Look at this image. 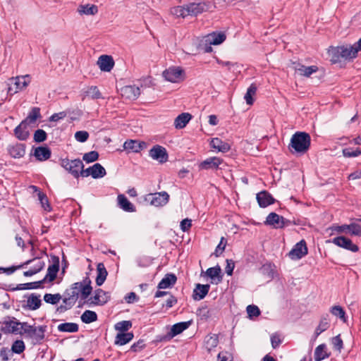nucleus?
Segmentation results:
<instances>
[{
    "instance_id": "6e6552de",
    "label": "nucleus",
    "mask_w": 361,
    "mask_h": 361,
    "mask_svg": "<svg viewBox=\"0 0 361 361\" xmlns=\"http://www.w3.org/2000/svg\"><path fill=\"white\" fill-rule=\"evenodd\" d=\"M307 247L305 240L297 243L293 249L288 252V257L293 260L302 259L307 254Z\"/></svg>"
},
{
    "instance_id": "bf43d9fd",
    "label": "nucleus",
    "mask_w": 361,
    "mask_h": 361,
    "mask_svg": "<svg viewBox=\"0 0 361 361\" xmlns=\"http://www.w3.org/2000/svg\"><path fill=\"white\" fill-rule=\"evenodd\" d=\"M63 302L65 305H61L56 308V312H59V313H63L66 312V310L71 309L75 304L73 301H70L69 298H64L63 300Z\"/></svg>"
},
{
    "instance_id": "ea45409f",
    "label": "nucleus",
    "mask_w": 361,
    "mask_h": 361,
    "mask_svg": "<svg viewBox=\"0 0 361 361\" xmlns=\"http://www.w3.org/2000/svg\"><path fill=\"white\" fill-rule=\"evenodd\" d=\"M42 280L35 282H30L26 283L18 284L15 288L11 289L12 290H30V289H37L42 287L43 284Z\"/></svg>"
},
{
    "instance_id": "2eb2a0df",
    "label": "nucleus",
    "mask_w": 361,
    "mask_h": 361,
    "mask_svg": "<svg viewBox=\"0 0 361 361\" xmlns=\"http://www.w3.org/2000/svg\"><path fill=\"white\" fill-rule=\"evenodd\" d=\"M256 199L259 206L262 208H265L276 202V200L267 190H262L258 192L257 194Z\"/></svg>"
},
{
    "instance_id": "412c9836",
    "label": "nucleus",
    "mask_w": 361,
    "mask_h": 361,
    "mask_svg": "<svg viewBox=\"0 0 361 361\" xmlns=\"http://www.w3.org/2000/svg\"><path fill=\"white\" fill-rule=\"evenodd\" d=\"M223 162V159L212 157L206 159L204 161L200 164V168L201 169L209 170V169H217L219 166Z\"/></svg>"
},
{
    "instance_id": "e433bc0d",
    "label": "nucleus",
    "mask_w": 361,
    "mask_h": 361,
    "mask_svg": "<svg viewBox=\"0 0 361 361\" xmlns=\"http://www.w3.org/2000/svg\"><path fill=\"white\" fill-rule=\"evenodd\" d=\"M41 117L40 114V109L39 107H33L28 116L23 120V121H26V124L28 126L31 124H35L37 118Z\"/></svg>"
},
{
    "instance_id": "4468645a",
    "label": "nucleus",
    "mask_w": 361,
    "mask_h": 361,
    "mask_svg": "<svg viewBox=\"0 0 361 361\" xmlns=\"http://www.w3.org/2000/svg\"><path fill=\"white\" fill-rule=\"evenodd\" d=\"M121 94L125 99L135 100L140 94V90L135 85H126L121 89Z\"/></svg>"
},
{
    "instance_id": "6ab92c4d",
    "label": "nucleus",
    "mask_w": 361,
    "mask_h": 361,
    "mask_svg": "<svg viewBox=\"0 0 361 361\" xmlns=\"http://www.w3.org/2000/svg\"><path fill=\"white\" fill-rule=\"evenodd\" d=\"M342 59L345 60H351L357 56L358 50L355 45H343L340 46Z\"/></svg>"
},
{
    "instance_id": "de8ad7c7",
    "label": "nucleus",
    "mask_w": 361,
    "mask_h": 361,
    "mask_svg": "<svg viewBox=\"0 0 361 361\" xmlns=\"http://www.w3.org/2000/svg\"><path fill=\"white\" fill-rule=\"evenodd\" d=\"M97 314L95 312L91 310H85L81 316V320L83 323L90 324L97 321Z\"/></svg>"
},
{
    "instance_id": "a18cd8bd",
    "label": "nucleus",
    "mask_w": 361,
    "mask_h": 361,
    "mask_svg": "<svg viewBox=\"0 0 361 361\" xmlns=\"http://www.w3.org/2000/svg\"><path fill=\"white\" fill-rule=\"evenodd\" d=\"M78 325L73 322L62 323L58 326V330L61 332L73 333L78 331Z\"/></svg>"
},
{
    "instance_id": "4d7b16f0",
    "label": "nucleus",
    "mask_w": 361,
    "mask_h": 361,
    "mask_svg": "<svg viewBox=\"0 0 361 361\" xmlns=\"http://www.w3.org/2000/svg\"><path fill=\"white\" fill-rule=\"evenodd\" d=\"M47 138V133L42 129L35 130L33 140L35 142L40 143L45 141Z\"/></svg>"
},
{
    "instance_id": "f8f14e48",
    "label": "nucleus",
    "mask_w": 361,
    "mask_h": 361,
    "mask_svg": "<svg viewBox=\"0 0 361 361\" xmlns=\"http://www.w3.org/2000/svg\"><path fill=\"white\" fill-rule=\"evenodd\" d=\"M53 260V264L49 265L47 269V274L44 276L42 281L44 283L45 282H52L54 281L56 276L57 273L59 271V258L57 256L53 255L51 257Z\"/></svg>"
},
{
    "instance_id": "58836bf2",
    "label": "nucleus",
    "mask_w": 361,
    "mask_h": 361,
    "mask_svg": "<svg viewBox=\"0 0 361 361\" xmlns=\"http://www.w3.org/2000/svg\"><path fill=\"white\" fill-rule=\"evenodd\" d=\"M206 274L211 279H215L217 278L218 281L216 283L221 282L223 276L221 275V269L219 265L214 267H210L206 271Z\"/></svg>"
},
{
    "instance_id": "c03bdc74",
    "label": "nucleus",
    "mask_w": 361,
    "mask_h": 361,
    "mask_svg": "<svg viewBox=\"0 0 361 361\" xmlns=\"http://www.w3.org/2000/svg\"><path fill=\"white\" fill-rule=\"evenodd\" d=\"M257 87L255 83H252L247 90V92L244 96L247 104L252 105L254 102L253 96L256 94Z\"/></svg>"
},
{
    "instance_id": "c9c22d12",
    "label": "nucleus",
    "mask_w": 361,
    "mask_h": 361,
    "mask_svg": "<svg viewBox=\"0 0 361 361\" xmlns=\"http://www.w3.org/2000/svg\"><path fill=\"white\" fill-rule=\"evenodd\" d=\"M42 301L40 295L32 293L27 298V307L31 310H36L40 307Z\"/></svg>"
},
{
    "instance_id": "aec40b11",
    "label": "nucleus",
    "mask_w": 361,
    "mask_h": 361,
    "mask_svg": "<svg viewBox=\"0 0 361 361\" xmlns=\"http://www.w3.org/2000/svg\"><path fill=\"white\" fill-rule=\"evenodd\" d=\"M25 145L23 143H16L8 147L9 154L15 159L23 157L25 154Z\"/></svg>"
},
{
    "instance_id": "69168bd1",
    "label": "nucleus",
    "mask_w": 361,
    "mask_h": 361,
    "mask_svg": "<svg viewBox=\"0 0 361 361\" xmlns=\"http://www.w3.org/2000/svg\"><path fill=\"white\" fill-rule=\"evenodd\" d=\"M75 138L78 142H85L89 138V133L85 130H79L75 133Z\"/></svg>"
},
{
    "instance_id": "a19ab883",
    "label": "nucleus",
    "mask_w": 361,
    "mask_h": 361,
    "mask_svg": "<svg viewBox=\"0 0 361 361\" xmlns=\"http://www.w3.org/2000/svg\"><path fill=\"white\" fill-rule=\"evenodd\" d=\"M329 56H330L331 62L334 64L337 63L341 61V59H342L340 46L338 47H331L328 51Z\"/></svg>"
},
{
    "instance_id": "7c9ffc66",
    "label": "nucleus",
    "mask_w": 361,
    "mask_h": 361,
    "mask_svg": "<svg viewBox=\"0 0 361 361\" xmlns=\"http://www.w3.org/2000/svg\"><path fill=\"white\" fill-rule=\"evenodd\" d=\"M210 145L212 148L224 153L228 152L231 149V146L228 142L222 141L219 137L212 138Z\"/></svg>"
},
{
    "instance_id": "c85d7f7f",
    "label": "nucleus",
    "mask_w": 361,
    "mask_h": 361,
    "mask_svg": "<svg viewBox=\"0 0 361 361\" xmlns=\"http://www.w3.org/2000/svg\"><path fill=\"white\" fill-rule=\"evenodd\" d=\"M192 116L189 113H182L179 114L174 121V126L176 129H182L186 126Z\"/></svg>"
},
{
    "instance_id": "39448f33",
    "label": "nucleus",
    "mask_w": 361,
    "mask_h": 361,
    "mask_svg": "<svg viewBox=\"0 0 361 361\" xmlns=\"http://www.w3.org/2000/svg\"><path fill=\"white\" fill-rule=\"evenodd\" d=\"M30 82V78L29 75L17 76L15 78H11V84L8 89V93L13 94L25 89Z\"/></svg>"
},
{
    "instance_id": "603ef678",
    "label": "nucleus",
    "mask_w": 361,
    "mask_h": 361,
    "mask_svg": "<svg viewBox=\"0 0 361 361\" xmlns=\"http://www.w3.org/2000/svg\"><path fill=\"white\" fill-rule=\"evenodd\" d=\"M39 200L40 202V204L42 207L44 208V210L50 212L51 210V207L50 206V204L49 202L48 198L44 192L39 191L37 193Z\"/></svg>"
},
{
    "instance_id": "9d476101",
    "label": "nucleus",
    "mask_w": 361,
    "mask_h": 361,
    "mask_svg": "<svg viewBox=\"0 0 361 361\" xmlns=\"http://www.w3.org/2000/svg\"><path fill=\"white\" fill-rule=\"evenodd\" d=\"M192 320L176 323L171 326L170 331H169L166 335L157 337V338H173L187 329L192 324Z\"/></svg>"
},
{
    "instance_id": "3c124183",
    "label": "nucleus",
    "mask_w": 361,
    "mask_h": 361,
    "mask_svg": "<svg viewBox=\"0 0 361 361\" xmlns=\"http://www.w3.org/2000/svg\"><path fill=\"white\" fill-rule=\"evenodd\" d=\"M61 299V295L59 293H56V294L46 293L44 295V300L47 303H49L51 305L57 304Z\"/></svg>"
},
{
    "instance_id": "f03ea898",
    "label": "nucleus",
    "mask_w": 361,
    "mask_h": 361,
    "mask_svg": "<svg viewBox=\"0 0 361 361\" xmlns=\"http://www.w3.org/2000/svg\"><path fill=\"white\" fill-rule=\"evenodd\" d=\"M45 326L30 325L27 322H20L18 326V334L26 335L30 338H44Z\"/></svg>"
},
{
    "instance_id": "c756f323",
    "label": "nucleus",
    "mask_w": 361,
    "mask_h": 361,
    "mask_svg": "<svg viewBox=\"0 0 361 361\" xmlns=\"http://www.w3.org/2000/svg\"><path fill=\"white\" fill-rule=\"evenodd\" d=\"M51 149L48 147L39 146L35 149V157L39 161H45L50 158Z\"/></svg>"
},
{
    "instance_id": "a211bd4d",
    "label": "nucleus",
    "mask_w": 361,
    "mask_h": 361,
    "mask_svg": "<svg viewBox=\"0 0 361 361\" xmlns=\"http://www.w3.org/2000/svg\"><path fill=\"white\" fill-rule=\"evenodd\" d=\"M97 64L99 65L101 71L109 72L114 68V61L111 56L102 55L97 61Z\"/></svg>"
},
{
    "instance_id": "4c0bfd02",
    "label": "nucleus",
    "mask_w": 361,
    "mask_h": 361,
    "mask_svg": "<svg viewBox=\"0 0 361 361\" xmlns=\"http://www.w3.org/2000/svg\"><path fill=\"white\" fill-rule=\"evenodd\" d=\"M78 11L80 14L82 15H95L98 13V7L94 4H85L80 5Z\"/></svg>"
},
{
    "instance_id": "79ce46f5",
    "label": "nucleus",
    "mask_w": 361,
    "mask_h": 361,
    "mask_svg": "<svg viewBox=\"0 0 361 361\" xmlns=\"http://www.w3.org/2000/svg\"><path fill=\"white\" fill-rule=\"evenodd\" d=\"M207 37V41L209 42L210 44L219 45L225 41L226 36L224 32H213L212 34L208 35Z\"/></svg>"
},
{
    "instance_id": "37998d69",
    "label": "nucleus",
    "mask_w": 361,
    "mask_h": 361,
    "mask_svg": "<svg viewBox=\"0 0 361 361\" xmlns=\"http://www.w3.org/2000/svg\"><path fill=\"white\" fill-rule=\"evenodd\" d=\"M329 314H326L325 316H323L319 322V324L318 326L317 327L315 332H314V336L317 337L320 334H322L323 331H326L329 329L330 326L329 322Z\"/></svg>"
},
{
    "instance_id": "cd10ccee",
    "label": "nucleus",
    "mask_w": 361,
    "mask_h": 361,
    "mask_svg": "<svg viewBox=\"0 0 361 361\" xmlns=\"http://www.w3.org/2000/svg\"><path fill=\"white\" fill-rule=\"evenodd\" d=\"M19 325L20 322L16 320V318L13 317V319L6 321L4 323V326H2L1 330L4 333H12L18 335Z\"/></svg>"
},
{
    "instance_id": "5fc2aeb1",
    "label": "nucleus",
    "mask_w": 361,
    "mask_h": 361,
    "mask_svg": "<svg viewBox=\"0 0 361 361\" xmlns=\"http://www.w3.org/2000/svg\"><path fill=\"white\" fill-rule=\"evenodd\" d=\"M343 154L345 157H356L361 155V149L357 147L354 150L351 147H346L343 149Z\"/></svg>"
},
{
    "instance_id": "774afa93",
    "label": "nucleus",
    "mask_w": 361,
    "mask_h": 361,
    "mask_svg": "<svg viewBox=\"0 0 361 361\" xmlns=\"http://www.w3.org/2000/svg\"><path fill=\"white\" fill-rule=\"evenodd\" d=\"M13 351L7 348H2L0 350V357L2 360L8 361L13 356Z\"/></svg>"
},
{
    "instance_id": "338daca9",
    "label": "nucleus",
    "mask_w": 361,
    "mask_h": 361,
    "mask_svg": "<svg viewBox=\"0 0 361 361\" xmlns=\"http://www.w3.org/2000/svg\"><path fill=\"white\" fill-rule=\"evenodd\" d=\"M226 245V240L224 237H222L221 238L220 243L216 247L214 255L216 257H219L221 255V254L224 251Z\"/></svg>"
},
{
    "instance_id": "7ed1b4c3",
    "label": "nucleus",
    "mask_w": 361,
    "mask_h": 361,
    "mask_svg": "<svg viewBox=\"0 0 361 361\" xmlns=\"http://www.w3.org/2000/svg\"><path fill=\"white\" fill-rule=\"evenodd\" d=\"M61 166L68 171L74 178H78L80 176V172L84 168V164L80 159L69 160L68 159H61Z\"/></svg>"
},
{
    "instance_id": "393cba45",
    "label": "nucleus",
    "mask_w": 361,
    "mask_h": 361,
    "mask_svg": "<svg viewBox=\"0 0 361 361\" xmlns=\"http://www.w3.org/2000/svg\"><path fill=\"white\" fill-rule=\"evenodd\" d=\"M80 287H81V283L76 282L73 283L71 288L65 291V298H69L70 301H73L75 304L80 293Z\"/></svg>"
},
{
    "instance_id": "f704fd0d",
    "label": "nucleus",
    "mask_w": 361,
    "mask_h": 361,
    "mask_svg": "<svg viewBox=\"0 0 361 361\" xmlns=\"http://www.w3.org/2000/svg\"><path fill=\"white\" fill-rule=\"evenodd\" d=\"M281 216L275 212H271L266 218L264 224L267 226H271L274 228H279L278 226L281 224Z\"/></svg>"
},
{
    "instance_id": "dca6fc26",
    "label": "nucleus",
    "mask_w": 361,
    "mask_h": 361,
    "mask_svg": "<svg viewBox=\"0 0 361 361\" xmlns=\"http://www.w3.org/2000/svg\"><path fill=\"white\" fill-rule=\"evenodd\" d=\"M29 126L26 124V121H21L20 123L14 129L15 137L21 141L27 140L30 136Z\"/></svg>"
},
{
    "instance_id": "0eeeda50",
    "label": "nucleus",
    "mask_w": 361,
    "mask_h": 361,
    "mask_svg": "<svg viewBox=\"0 0 361 361\" xmlns=\"http://www.w3.org/2000/svg\"><path fill=\"white\" fill-rule=\"evenodd\" d=\"M166 80L171 82H178L184 78V71L180 67H171L162 73Z\"/></svg>"
},
{
    "instance_id": "13d9d810",
    "label": "nucleus",
    "mask_w": 361,
    "mask_h": 361,
    "mask_svg": "<svg viewBox=\"0 0 361 361\" xmlns=\"http://www.w3.org/2000/svg\"><path fill=\"white\" fill-rule=\"evenodd\" d=\"M25 350V344L23 340H16L11 347L13 353L20 354Z\"/></svg>"
},
{
    "instance_id": "4be33fe9",
    "label": "nucleus",
    "mask_w": 361,
    "mask_h": 361,
    "mask_svg": "<svg viewBox=\"0 0 361 361\" xmlns=\"http://www.w3.org/2000/svg\"><path fill=\"white\" fill-rule=\"evenodd\" d=\"M210 288L209 284L197 283L193 290L192 298L195 300H200L204 298Z\"/></svg>"
},
{
    "instance_id": "ddd939ff",
    "label": "nucleus",
    "mask_w": 361,
    "mask_h": 361,
    "mask_svg": "<svg viewBox=\"0 0 361 361\" xmlns=\"http://www.w3.org/2000/svg\"><path fill=\"white\" fill-rule=\"evenodd\" d=\"M149 156L154 160L163 164L168 161V153L166 149L159 145H154L149 152Z\"/></svg>"
},
{
    "instance_id": "72a5a7b5",
    "label": "nucleus",
    "mask_w": 361,
    "mask_h": 361,
    "mask_svg": "<svg viewBox=\"0 0 361 361\" xmlns=\"http://www.w3.org/2000/svg\"><path fill=\"white\" fill-rule=\"evenodd\" d=\"M330 354L327 352V347L325 344L318 345L315 350L314 358V361H322V360L329 357Z\"/></svg>"
},
{
    "instance_id": "49530a36",
    "label": "nucleus",
    "mask_w": 361,
    "mask_h": 361,
    "mask_svg": "<svg viewBox=\"0 0 361 361\" xmlns=\"http://www.w3.org/2000/svg\"><path fill=\"white\" fill-rule=\"evenodd\" d=\"M92 178L94 179L103 178L106 174L105 169L99 163L92 166Z\"/></svg>"
},
{
    "instance_id": "f257e3e1",
    "label": "nucleus",
    "mask_w": 361,
    "mask_h": 361,
    "mask_svg": "<svg viewBox=\"0 0 361 361\" xmlns=\"http://www.w3.org/2000/svg\"><path fill=\"white\" fill-rule=\"evenodd\" d=\"M310 135L305 132H296L292 135L288 148L290 152L300 154L306 153L310 147Z\"/></svg>"
},
{
    "instance_id": "052dcab7",
    "label": "nucleus",
    "mask_w": 361,
    "mask_h": 361,
    "mask_svg": "<svg viewBox=\"0 0 361 361\" xmlns=\"http://www.w3.org/2000/svg\"><path fill=\"white\" fill-rule=\"evenodd\" d=\"M99 157V153L97 151H91L85 153L82 157V159L87 163H92L97 161Z\"/></svg>"
},
{
    "instance_id": "8fccbe9b",
    "label": "nucleus",
    "mask_w": 361,
    "mask_h": 361,
    "mask_svg": "<svg viewBox=\"0 0 361 361\" xmlns=\"http://www.w3.org/2000/svg\"><path fill=\"white\" fill-rule=\"evenodd\" d=\"M31 263L35 262L33 267L31 269L33 271H36V274L40 272L45 267L44 261L41 259L39 257H34L32 259H30Z\"/></svg>"
},
{
    "instance_id": "5701e85b",
    "label": "nucleus",
    "mask_w": 361,
    "mask_h": 361,
    "mask_svg": "<svg viewBox=\"0 0 361 361\" xmlns=\"http://www.w3.org/2000/svg\"><path fill=\"white\" fill-rule=\"evenodd\" d=\"M117 201L118 206L123 211L127 212H134L136 211L134 204L131 203L124 195H118L117 197Z\"/></svg>"
},
{
    "instance_id": "bb28decb",
    "label": "nucleus",
    "mask_w": 361,
    "mask_h": 361,
    "mask_svg": "<svg viewBox=\"0 0 361 361\" xmlns=\"http://www.w3.org/2000/svg\"><path fill=\"white\" fill-rule=\"evenodd\" d=\"M177 281V277L174 274H166L164 277L158 283L159 289L169 288L173 286Z\"/></svg>"
},
{
    "instance_id": "20e7f679",
    "label": "nucleus",
    "mask_w": 361,
    "mask_h": 361,
    "mask_svg": "<svg viewBox=\"0 0 361 361\" xmlns=\"http://www.w3.org/2000/svg\"><path fill=\"white\" fill-rule=\"evenodd\" d=\"M330 229L336 233H345L350 235L361 236V226L356 223L343 224L341 226L333 225Z\"/></svg>"
},
{
    "instance_id": "9b49d317",
    "label": "nucleus",
    "mask_w": 361,
    "mask_h": 361,
    "mask_svg": "<svg viewBox=\"0 0 361 361\" xmlns=\"http://www.w3.org/2000/svg\"><path fill=\"white\" fill-rule=\"evenodd\" d=\"M188 12V16H197L203 12L208 11L210 8L209 3L202 1V2H192L185 5Z\"/></svg>"
},
{
    "instance_id": "2f4dec72",
    "label": "nucleus",
    "mask_w": 361,
    "mask_h": 361,
    "mask_svg": "<svg viewBox=\"0 0 361 361\" xmlns=\"http://www.w3.org/2000/svg\"><path fill=\"white\" fill-rule=\"evenodd\" d=\"M97 275L96 278V284L101 286L105 281L108 272L105 268L104 264L100 262L97 266Z\"/></svg>"
},
{
    "instance_id": "864d4df0",
    "label": "nucleus",
    "mask_w": 361,
    "mask_h": 361,
    "mask_svg": "<svg viewBox=\"0 0 361 361\" xmlns=\"http://www.w3.org/2000/svg\"><path fill=\"white\" fill-rule=\"evenodd\" d=\"M132 326L130 321H121L115 324L116 330L118 331V333H123L127 331Z\"/></svg>"
},
{
    "instance_id": "6e6d98bb",
    "label": "nucleus",
    "mask_w": 361,
    "mask_h": 361,
    "mask_svg": "<svg viewBox=\"0 0 361 361\" xmlns=\"http://www.w3.org/2000/svg\"><path fill=\"white\" fill-rule=\"evenodd\" d=\"M80 289V298L82 300L87 299L92 291V287L90 284H83L81 283Z\"/></svg>"
},
{
    "instance_id": "f3484780",
    "label": "nucleus",
    "mask_w": 361,
    "mask_h": 361,
    "mask_svg": "<svg viewBox=\"0 0 361 361\" xmlns=\"http://www.w3.org/2000/svg\"><path fill=\"white\" fill-rule=\"evenodd\" d=\"M108 293L101 288H98L94 291V295L90 298L91 304L94 305H104L109 300Z\"/></svg>"
},
{
    "instance_id": "473e14b6",
    "label": "nucleus",
    "mask_w": 361,
    "mask_h": 361,
    "mask_svg": "<svg viewBox=\"0 0 361 361\" xmlns=\"http://www.w3.org/2000/svg\"><path fill=\"white\" fill-rule=\"evenodd\" d=\"M87 97L92 99L102 98V93L97 86H90L86 90L83 91L82 99L84 100Z\"/></svg>"
},
{
    "instance_id": "a878e982",
    "label": "nucleus",
    "mask_w": 361,
    "mask_h": 361,
    "mask_svg": "<svg viewBox=\"0 0 361 361\" xmlns=\"http://www.w3.org/2000/svg\"><path fill=\"white\" fill-rule=\"evenodd\" d=\"M295 66L294 69L298 71L301 75L305 77H310L312 73H316L318 71V68L316 66H305L300 63H293Z\"/></svg>"
},
{
    "instance_id": "423d86ee",
    "label": "nucleus",
    "mask_w": 361,
    "mask_h": 361,
    "mask_svg": "<svg viewBox=\"0 0 361 361\" xmlns=\"http://www.w3.org/2000/svg\"><path fill=\"white\" fill-rule=\"evenodd\" d=\"M145 200L149 202L151 205L163 207L169 202V195L165 191L150 193L146 196Z\"/></svg>"
},
{
    "instance_id": "09e8293b",
    "label": "nucleus",
    "mask_w": 361,
    "mask_h": 361,
    "mask_svg": "<svg viewBox=\"0 0 361 361\" xmlns=\"http://www.w3.org/2000/svg\"><path fill=\"white\" fill-rule=\"evenodd\" d=\"M331 313L339 318L343 322H346L345 312L342 307L340 305H335L331 308Z\"/></svg>"
},
{
    "instance_id": "e2e57ef3",
    "label": "nucleus",
    "mask_w": 361,
    "mask_h": 361,
    "mask_svg": "<svg viewBox=\"0 0 361 361\" xmlns=\"http://www.w3.org/2000/svg\"><path fill=\"white\" fill-rule=\"evenodd\" d=\"M246 310L250 318L258 317L261 313L259 307L255 305H249Z\"/></svg>"
},
{
    "instance_id": "0e129e2a",
    "label": "nucleus",
    "mask_w": 361,
    "mask_h": 361,
    "mask_svg": "<svg viewBox=\"0 0 361 361\" xmlns=\"http://www.w3.org/2000/svg\"><path fill=\"white\" fill-rule=\"evenodd\" d=\"M31 261L27 260L26 262H23V264L18 265V266H11L10 267H7L5 269V273L8 275L12 274L14 273L16 270L24 268L25 266L30 264Z\"/></svg>"
},
{
    "instance_id": "680f3d73",
    "label": "nucleus",
    "mask_w": 361,
    "mask_h": 361,
    "mask_svg": "<svg viewBox=\"0 0 361 361\" xmlns=\"http://www.w3.org/2000/svg\"><path fill=\"white\" fill-rule=\"evenodd\" d=\"M187 7L186 6H176L173 8L172 9V13L176 15L177 17H182L185 18L187 16H188V12H187Z\"/></svg>"
},
{
    "instance_id": "b1692460",
    "label": "nucleus",
    "mask_w": 361,
    "mask_h": 361,
    "mask_svg": "<svg viewBox=\"0 0 361 361\" xmlns=\"http://www.w3.org/2000/svg\"><path fill=\"white\" fill-rule=\"evenodd\" d=\"M146 146L145 142H139L135 140H126L123 144V147L126 150H131L133 152H139Z\"/></svg>"
},
{
    "instance_id": "1a4fd4ad",
    "label": "nucleus",
    "mask_w": 361,
    "mask_h": 361,
    "mask_svg": "<svg viewBox=\"0 0 361 361\" xmlns=\"http://www.w3.org/2000/svg\"><path fill=\"white\" fill-rule=\"evenodd\" d=\"M331 242L338 247H342L347 250H350L353 252L359 251V247L354 244L350 238L345 236H337L334 238Z\"/></svg>"
}]
</instances>
